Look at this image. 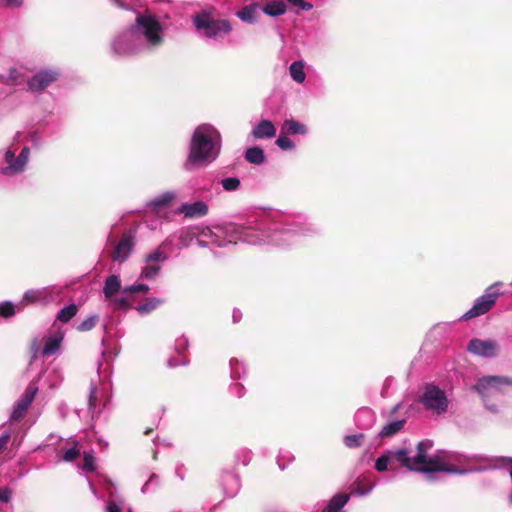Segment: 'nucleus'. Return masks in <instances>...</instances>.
Instances as JSON below:
<instances>
[{"label":"nucleus","mask_w":512,"mask_h":512,"mask_svg":"<svg viewBox=\"0 0 512 512\" xmlns=\"http://www.w3.org/2000/svg\"><path fill=\"white\" fill-rule=\"evenodd\" d=\"M307 231V228L300 225H288L282 229H273L269 233L262 231L260 227L229 225L225 232L222 230H219V233H213L211 230L203 232V235L209 236V241L198 239L197 244L201 247L209 245L226 247L242 241L253 245L271 244L277 247H288L296 243Z\"/></svg>","instance_id":"1"},{"label":"nucleus","mask_w":512,"mask_h":512,"mask_svg":"<svg viewBox=\"0 0 512 512\" xmlns=\"http://www.w3.org/2000/svg\"><path fill=\"white\" fill-rule=\"evenodd\" d=\"M432 441H420L416 450L412 451L407 448H400L390 450L380 457L375 462V469L378 472H384L388 469V465L392 459H395L403 467L410 471L422 472L428 474L431 479V474L435 472H446L451 474H463L466 471L450 465L442 456L427 457L428 451L432 448Z\"/></svg>","instance_id":"2"},{"label":"nucleus","mask_w":512,"mask_h":512,"mask_svg":"<svg viewBox=\"0 0 512 512\" xmlns=\"http://www.w3.org/2000/svg\"><path fill=\"white\" fill-rule=\"evenodd\" d=\"M222 146L219 131L211 124L197 126L192 134L184 169L192 171L196 167H204L217 159Z\"/></svg>","instance_id":"3"},{"label":"nucleus","mask_w":512,"mask_h":512,"mask_svg":"<svg viewBox=\"0 0 512 512\" xmlns=\"http://www.w3.org/2000/svg\"><path fill=\"white\" fill-rule=\"evenodd\" d=\"M128 36V40L135 42L134 48L142 47L144 51L154 50L163 43L164 31L161 23L154 16L138 15Z\"/></svg>","instance_id":"4"},{"label":"nucleus","mask_w":512,"mask_h":512,"mask_svg":"<svg viewBox=\"0 0 512 512\" xmlns=\"http://www.w3.org/2000/svg\"><path fill=\"white\" fill-rule=\"evenodd\" d=\"M193 24L198 31L209 39H216L228 35L232 31V26L228 20H216L211 14L203 12L193 17Z\"/></svg>","instance_id":"5"},{"label":"nucleus","mask_w":512,"mask_h":512,"mask_svg":"<svg viewBox=\"0 0 512 512\" xmlns=\"http://www.w3.org/2000/svg\"><path fill=\"white\" fill-rule=\"evenodd\" d=\"M421 403L426 410L438 415L445 413L449 404L446 393L434 384L426 386Z\"/></svg>","instance_id":"6"},{"label":"nucleus","mask_w":512,"mask_h":512,"mask_svg":"<svg viewBox=\"0 0 512 512\" xmlns=\"http://www.w3.org/2000/svg\"><path fill=\"white\" fill-rule=\"evenodd\" d=\"M121 280L118 275H110L106 278L103 286V294L112 306L116 309H126L130 305V299L123 294Z\"/></svg>","instance_id":"7"},{"label":"nucleus","mask_w":512,"mask_h":512,"mask_svg":"<svg viewBox=\"0 0 512 512\" xmlns=\"http://www.w3.org/2000/svg\"><path fill=\"white\" fill-rule=\"evenodd\" d=\"M63 292V288L57 285H50L39 289H30L24 293L23 306L27 304H48L57 300Z\"/></svg>","instance_id":"8"},{"label":"nucleus","mask_w":512,"mask_h":512,"mask_svg":"<svg viewBox=\"0 0 512 512\" xmlns=\"http://www.w3.org/2000/svg\"><path fill=\"white\" fill-rule=\"evenodd\" d=\"M29 158L30 148L28 146H24L17 157L13 150L10 148L7 149L4 154V160L7 165L2 168V173L8 176L23 173L26 169Z\"/></svg>","instance_id":"9"},{"label":"nucleus","mask_w":512,"mask_h":512,"mask_svg":"<svg viewBox=\"0 0 512 512\" xmlns=\"http://www.w3.org/2000/svg\"><path fill=\"white\" fill-rule=\"evenodd\" d=\"M508 388H512V377L485 376L482 377V401L499 394H504Z\"/></svg>","instance_id":"10"},{"label":"nucleus","mask_w":512,"mask_h":512,"mask_svg":"<svg viewBox=\"0 0 512 512\" xmlns=\"http://www.w3.org/2000/svg\"><path fill=\"white\" fill-rule=\"evenodd\" d=\"M130 29L119 33L112 41L111 47L113 52L118 56H131L144 51L142 47L134 46V41L128 40Z\"/></svg>","instance_id":"11"},{"label":"nucleus","mask_w":512,"mask_h":512,"mask_svg":"<svg viewBox=\"0 0 512 512\" xmlns=\"http://www.w3.org/2000/svg\"><path fill=\"white\" fill-rule=\"evenodd\" d=\"M59 72L52 69H43L35 74L29 81V90L33 93H40L59 77Z\"/></svg>","instance_id":"12"},{"label":"nucleus","mask_w":512,"mask_h":512,"mask_svg":"<svg viewBox=\"0 0 512 512\" xmlns=\"http://www.w3.org/2000/svg\"><path fill=\"white\" fill-rule=\"evenodd\" d=\"M38 391V386L36 383H30L25 389L24 393L20 397V399L15 403L13 410L11 412L10 418L12 420H19L23 417L28 407L33 402L35 395Z\"/></svg>","instance_id":"13"},{"label":"nucleus","mask_w":512,"mask_h":512,"mask_svg":"<svg viewBox=\"0 0 512 512\" xmlns=\"http://www.w3.org/2000/svg\"><path fill=\"white\" fill-rule=\"evenodd\" d=\"M502 286V282H496L485 290V293L482 295V314L489 312L497 299L503 295V291L500 290Z\"/></svg>","instance_id":"14"},{"label":"nucleus","mask_w":512,"mask_h":512,"mask_svg":"<svg viewBox=\"0 0 512 512\" xmlns=\"http://www.w3.org/2000/svg\"><path fill=\"white\" fill-rule=\"evenodd\" d=\"M178 212L185 218L203 217L208 213V205L204 201H195L193 203H183L179 206Z\"/></svg>","instance_id":"15"},{"label":"nucleus","mask_w":512,"mask_h":512,"mask_svg":"<svg viewBox=\"0 0 512 512\" xmlns=\"http://www.w3.org/2000/svg\"><path fill=\"white\" fill-rule=\"evenodd\" d=\"M133 246L132 238L130 236H124L115 247L113 260L119 262L125 261L129 257Z\"/></svg>","instance_id":"16"},{"label":"nucleus","mask_w":512,"mask_h":512,"mask_svg":"<svg viewBox=\"0 0 512 512\" xmlns=\"http://www.w3.org/2000/svg\"><path fill=\"white\" fill-rule=\"evenodd\" d=\"M256 139H271L276 135V128L270 120H261L252 130Z\"/></svg>","instance_id":"17"},{"label":"nucleus","mask_w":512,"mask_h":512,"mask_svg":"<svg viewBox=\"0 0 512 512\" xmlns=\"http://www.w3.org/2000/svg\"><path fill=\"white\" fill-rule=\"evenodd\" d=\"M261 11V5L257 2L244 6L236 13V16L245 23H255Z\"/></svg>","instance_id":"18"},{"label":"nucleus","mask_w":512,"mask_h":512,"mask_svg":"<svg viewBox=\"0 0 512 512\" xmlns=\"http://www.w3.org/2000/svg\"><path fill=\"white\" fill-rule=\"evenodd\" d=\"M175 197L176 195L172 191L163 192L148 201L145 205V208L152 211H157L168 206L175 199Z\"/></svg>","instance_id":"19"},{"label":"nucleus","mask_w":512,"mask_h":512,"mask_svg":"<svg viewBox=\"0 0 512 512\" xmlns=\"http://www.w3.org/2000/svg\"><path fill=\"white\" fill-rule=\"evenodd\" d=\"M222 487H223L224 493L228 497L235 496L240 489L239 477L236 474L231 473V472H227V473L223 474Z\"/></svg>","instance_id":"20"},{"label":"nucleus","mask_w":512,"mask_h":512,"mask_svg":"<svg viewBox=\"0 0 512 512\" xmlns=\"http://www.w3.org/2000/svg\"><path fill=\"white\" fill-rule=\"evenodd\" d=\"M63 338L64 334L62 332H58L53 336L47 337L42 349V354L47 357L56 354L60 349Z\"/></svg>","instance_id":"21"},{"label":"nucleus","mask_w":512,"mask_h":512,"mask_svg":"<svg viewBox=\"0 0 512 512\" xmlns=\"http://www.w3.org/2000/svg\"><path fill=\"white\" fill-rule=\"evenodd\" d=\"M287 6L282 0L268 1L264 6H261V11L270 17H278L286 13Z\"/></svg>","instance_id":"22"},{"label":"nucleus","mask_w":512,"mask_h":512,"mask_svg":"<svg viewBox=\"0 0 512 512\" xmlns=\"http://www.w3.org/2000/svg\"><path fill=\"white\" fill-rule=\"evenodd\" d=\"M375 421V415L371 409L361 408L355 414L356 425L361 429L370 428Z\"/></svg>","instance_id":"23"},{"label":"nucleus","mask_w":512,"mask_h":512,"mask_svg":"<svg viewBox=\"0 0 512 512\" xmlns=\"http://www.w3.org/2000/svg\"><path fill=\"white\" fill-rule=\"evenodd\" d=\"M405 423L406 419H398L388 422L382 427L378 435L382 439L392 437L403 430Z\"/></svg>","instance_id":"24"},{"label":"nucleus","mask_w":512,"mask_h":512,"mask_svg":"<svg viewBox=\"0 0 512 512\" xmlns=\"http://www.w3.org/2000/svg\"><path fill=\"white\" fill-rule=\"evenodd\" d=\"M349 499V494H337L331 498L323 512H344L343 508Z\"/></svg>","instance_id":"25"},{"label":"nucleus","mask_w":512,"mask_h":512,"mask_svg":"<svg viewBox=\"0 0 512 512\" xmlns=\"http://www.w3.org/2000/svg\"><path fill=\"white\" fill-rule=\"evenodd\" d=\"M289 75L296 83L302 84L306 79L305 62L302 60L294 61L290 64Z\"/></svg>","instance_id":"26"},{"label":"nucleus","mask_w":512,"mask_h":512,"mask_svg":"<svg viewBox=\"0 0 512 512\" xmlns=\"http://www.w3.org/2000/svg\"><path fill=\"white\" fill-rule=\"evenodd\" d=\"M281 132L283 134L305 135L307 133V128H306V126L304 124H302L299 121H296V120H293V119H286L283 122Z\"/></svg>","instance_id":"27"},{"label":"nucleus","mask_w":512,"mask_h":512,"mask_svg":"<svg viewBox=\"0 0 512 512\" xmlns=\"http://www.w3.org/2000/svg\"><path fill=\"white\" fill-rule=\"evenodd\" d=\"M164 303V300L161 299V298H157V297H150V298H147L143 303L141 304H138L136 307H135V310L140 314V315H148L149 313H151L153 310H155L156 308H158L160 305H162Z\"/></svg>","instance_id":"28"},{"label":"nucleus","mask_w":512,"mask_h":512,"mask_svg":"<svg viewBox=\"0 0 512 512\" xmlns=\"http://www.w3.org/2000/svg\"><path fill=\"white\" fill-rule=\"evenodd\" d=\"M245 159L249 163L260 165L265 161L264 151L259 147L248 148L245 152Z\"/></svg>","instance_id":"29"},{"label":"nucleus","mask_w":512,"mask_h":512,"mask_svg":"<svg viewBox=\"0 0 512 512\" xmlns=\"http://www.w3.org/2000/svg\"><path fill=\"white\" fill-rule=\"evenodd\" d=\"M1 80L7 85H17L24 80V75L20 69L13 67L5 76H1Z\"/></svg>","instance_id":"30"},{"label":"nucleus","mask_w":512,"mask_h":512,"mask_svg":"<svg viewBox=\"0 0 512 512\" xmlns=\"http://www.w3.org/2000/svg\"><path fill=\"white\" fill-rule=\"evenodd\" d=\"M24 308L23 302L20 301L18 304H13L10 301L0 303V315L3 317H10L15 314L16 311H21Z\"/></svg>","instance_id":"31"},{"label":"nucleus","mask_w":512,"mask_h":512,"mask_svg":"<svg viewBox=\"0 0 512 512\" xmlns=\"http://www.w3.org/2000/svg\"><path fill=\"white\" fill-rule=\"evenodd\" d=\"M500 346L494 340L482 341V357H491L499 353Z\"/></svg>","instance_id":"32"},{"label":"nucleus","mask_w":512,"mask_h":512,"mask_svg":"<svg viewBox=\"0 0 512 512\" xmlns=\"http://www.w3.org/2000/svg\"><path fill=\"white\" fill-rule=\"evenodd\" d=\"M77 310L78 309L75 304H69L58 312L57 319L62 322H68L71 318H73L76 315Z\"/></svg>","instance_id":"33"},{"label":"nucleus","mask_w":512,"mask_h":512,"mask_svg":"<svg viewBox=\"0 0 512 512\" xmlns=\"http://www.w3.org/2000/svg\"><path fill=\"white\" fill-rule=\"evenodd\" d=\"M231 377L234 379H240L245 373V365L238 359L230 360Z\"/></svg>","instance_id":"34"},{"label":"nucleus","mask_w":512,"mask_h":512,"mask_svg":"<svg viewBox=\"0 0 512 512\" xmlns=\"http://www.w3.org/2000/svg\"><path fill=\"white\" fill-rule=\"evenodd\" d=\"M98 320L99 317L97 314H91L77 326V330L81 332L90 331L96 326Z\"/></svg>","instance_id":"35"},{"label":"nucleus","mask_w":512,"mask_h":512,"mask_svg":"<svg viewBox=\"0 0 512 512\" xmlns=\"http://www.w3.org/2000/svg\"><path fill=\"white\" fill-rule=\"evenodd\" d=\"M148 291H149V286L147 284H144V283H139V284H133V285H130V286H125L122 289L123 294H125L129 299H130V296L133 293H137V292L148 293Z\"/></svg>","instance_id":"36"},{"label":"nucleus","mask_w":512,"mask_h":512,"mask_svg":"<svg viewBox=\"0 0 512 512\" xmlns=\"http://www.w3.org/2000/svg\"><path fill=\"white\" fill-rule=\"evenodd\" d=\"M363 439L364 435L362 433H359L353 435H346L343 441L348 448H356L362 444Z\"/></svg>","instance_id":"37"},{"label":"nucleus","mask_w":512,"mask_h":512,"mask_svg":"<svg viewBox=\"0 0 512 512\" xmlns=\"http://www.w3.org/2000/svg\"><path fill=\"white\" fill-rule=\"evenodd\" d=\"M479 315H480V297L475 299L473 306L466 313H464L458 320L459 321L469 320V319L477 317Z\"/></svg>","instance_id":"38"},{"label":"nucleus","mask_w":512,"mask_h":512,"mask_svg":"<svg viewBox=\"0 0 512 512\" xmlns=\"http://www.w3.org/2000/svg\"><path fill=\"white\" fill-rule=\"evenodd\" d=\"M221 185L226 191H236L240 187V180L237 177H227L222 179Z\"/></svg>","instance_id":"39"},{"label":"nucleus","mask_w":512,"mask_h":512,"mask_svg":"<svg viewBox=\"0 0 512 512\" xmlns=\"http://www.w3.org/2000/svg\"><path fill=\"white\" fill-rule=\"evenodd\" d=\"M287 135L288 134H283L282 133L281 135H279V137L277 138V140L275 142L276 145L280 149L285 150V151L292 150L295 147L294 142L289 137H287Z\"/></svg>","instance_id":"40"},{"label":"nucleus","mask_w":512,"mask_h":512,"mask_svg":"<svg viewBox=\"0 0 512 512\" xmlns=\"http://www.w3.org/2000/svg\"><path fill=\"white\" fill-rule=\"evenodd\" d=\"M160 266L154 265L151 263H146V266L143 268L141 272V276L145 279H153L159 272Z\"/></svg>","instance_id":"41"},{"label":"nucleus","mask_w":512,"mask_h":512,"mask_svg":"<svg viewBox=\"0 0 512 512\" xmlns=\"http://www.w3.org/2000/svg\"><path fill=\"white\" fill-rule=\"evenodd\" d=\"M80 455V449L78 448V443L74 442V446L65 450L61 459L65 462H70L76 459Z\"/></svg>","instance_id":"42"},{"label":"nucleus","mask_w":512,"mask_h":512,"mask_svg":"<svg viewBox=\"0 0 512 512\" xmlns=\"http://www.w3.org/2000/svg\"><path fill=\"white\" fill-rule=\"evenodd\" d=\"M167 259V255L160 249H156L152 253L148 254L145 258L146 263L152 262H163Z\"/></svg>","instance_id":"43"},{"label":"nucleus","mask_w":512,"mask_h":512,"mask_svg":"<svg viewBox=\"0 0 512 512\" xmlns=\"http://www.w3.org/2000/svg\"><path fill=\"white\" fill-rule=\"evenodd\" d=\"M83 470L86 472H92L95 470V458L91 453H84Z\"/></svg>","instance_id":"44"},{"label":"nucleus","mask_w":512,"mask_h":512,"mask_svg":"<svg viewBox=\"0 0 512 512\" xmlns=\"http://www.w3.org/2000/svg\"><path fill=\"white\" fill-rule=\"evenodd\" d=\"M97 396H96V388L95 387H92L90 389V393H89V399H88V406H89V409L90 411L94 412L95 409L97 408Z\"/></svg>","instance_id":"45"},{"label":"nucleus","mask_w":512,"mask_h":512,"mask_svg":"<svg viewBox=\"0 0 512 512\" xmlns=\"http://www.w3.org/2000/svg\"><path fill=\"white\" fill-rule=\"evenodd\" d=\"M188 347V339L185 336H181L176 339L175 348L178 352L184 351Z\"/></svg>","instance_id":"46"},{"label":"nucleus","mask_w":512,"mask_h":512,"mask_svg":"<svg viewBox=\"0 0 512 512\" xmlns=\"http://www.w3.org/2000/svg\"><path fill=\"white\" fill-rule=\"evenodd\" d=\"M468 351L473 354H479L480 355V340L479 339H472L467 347Z\"/></svg>","instance_id":"47"},{"label":"nucleus","mask_w":512,"mask_h":512,"mask_svg":"<svg viewBox=\"0 0 512 512\" xmlns=\"http://www.w3.org/2000/svg\"><path fill=\"white\" fill-rule=\"evenodd\" d=\"M0 1L3 6L10 8V9L18 8V7L22 6V4H23V0H0Z\"/></svg>","instance_id":"48"},{"label":"nucleus","mask_w":512,"mask_h":512,"mask_svg":"<svg viewBox=\"0 0 512 512\" xmlns=\"http://www.w3.org/2000/svg\"><path fill=\"white\" fill-rule=\"evenodd\" d=\"M28 136H29L31 143L36 148H39L41 146L42 140H41L40 135L37 132H30Z\"/></svg>","instance_id":"49"},{"label":"nucleus","mask_w":512,"mask_h":512,"mask_svg":"<svg viewBox=\"0 0 512 512\" xmlns=\"http://www.w3.org/2000/svg\"><path fill=\"white\" fill-rule=\"evenodd\" d=\"M11 498V491L8 488L0 489V501L9 502Z\"/></svg>","instance_id":"50"},{"label":"nucleus","mask_w":512,"mask_h":512,"mask_svg":"<svg viewBox=\"0 0 512 512\" xmlns=\"http://www.w3.org/2000/svg\"><path fill=\"white\" fill-rule=\"evenodd\" d=\"M106 512H121V508L116 502L109 501L106 506Z\"/></svg>","instance_id":"51"},{"label":"nucleus","mask_w":512,"mask_h":512,"mask_svg":"<svg viewBox=\"0 0 512 512\" xmlns=\"http://www.w3.org/2000/svg\"><path fill=\"white\" fill-rule=\"evenodd\" d=\"M243 386L239 383H236L231 386L232 393L236 394L238 397H241L243 395Z\"/></svg>","instance_id":"52"},{"label":"nucleus","mask_w":512,"mask_h":512,"mask_svg":"<svg viewBox=\"0 0 512 512\" xmlns=\"http://www.w3.org/2000/svg\"><path fill=\"white\" fill-rule=\"evenodd\" d=\"M10 439V433L4 432L2 435H0V451L6 446Z\"/></svg>","instance_id":"53"},{"label":"nucleus","mask_w":512,"mask_h":512,"mask_svg":"<svg viewBox=\"0 0 512 512\" xmlns=\"http://www.w3.org/2000/svg\"><path fill=\"white\" fill-rule=\"evenodd\" d=\"M373 488H374V485L372 484L369 487L364 488V489H356V490H354L353 493L357 494L359 496H363V495L369 494L373 490Z\"/></svg>","instance_id":"54"},{"label":"nucleus","mask_w":512,"mask_h":512,"mask_svg":"<svg viewBox=\"0 0 512 512\" xmlns=\"http://www.w3.org/2000/svg\"><path fill=\"white\" fill-rule=\"evenodd\" d=\"M156 479L157 477L155 475L151 476L150 479L143 485L142 492L146 493L149 490L150 485H152L156 481Z\"/></svg>","instance_id":"55"},{"label":"nucleus","mask_w":512,"mask_h":512,"mask_svg":"<svg viewBox=\"0 0 512 512\" xmlns=\"http://www.w3.org/2000/svg\"><path fill=\"white\" fill-rule=\"evenodd\" d=\"M232 318H233V322H234V323L239 322V321L241 320V318H242V313H241V311H240V310H238V309H234V311H233V315H232Z\"/></svg>","instance_id":"56"},{"label":"nucleus","mask_w":512,"mask_h":512,"mask_svg":"<svg viewBox=\"0 0 512 512\" xmlns=\"http://www.w3.org/2000/svg\"><path fill=\"white\" fill-rule=\"evenodd\" d=\"M299 7H300L302 10H304V11H309V10H311V9L313 8V5H312L311 3H309V2H305V1L303 0V3H302V4H300V6H299Z\"/></svg>","instance_id":"57"},{"label":"nucleus","mask_w":512,"mask_h":512,"mask_svg":"<svg viewBox=\"0 0 512 512\" xmlns=\"http://www.w3.org/2000/svg\"><path fill=\"white\" fill-rule=\"evenodd\" d=\"M450 323H443V324H438L434 327V332H437L438 330L444 328L445 326H449Z\"/></svg>","instance_id":"58"},{"label":"nucleus","mask_w":512,"mask_h":512,"mask_svg":"<svg viewBox=\"0 0 512 512\" xmlns=\"http://www.w3.org/2000/svg\"><path fill=\"white\" fill-rule=\"evenodd\" d=\"M294 6H300L303 3V0H288Z\"/></svg>","instance_id":"59"},{"label":"nucleus","mask_w":512,"mask_h":512,"mask_svg":"<svg viewBox=\"0 0 512 512\" xmlns=\"http://www.w3.org/2000/svg\"><path fill=\"white\" fill-rule=\"evenodd\" d=\"M401 407V404H396L393 409H392V413H395L397 410H399Z\"/></svg>","instance_id":"60"},{"label":"nucleus","mask_w":512,"mask_h":512,"mask_svg":"<svg viewBox=\"0 0 512 512\" xmlns=\"http://www.w3.org/2000/svg\"><path fill=\"white\" fill-rule=\"evenodd\" d=\"M486 406H487V408H488L489 410H491V411H496V410H497L495 405L490 406V405H488V404L486 403Z\"/></svg>","instance_id":"61"},{"label":"nucleus","mask_w":512,"mask_h":512,"mask_svg":"<svg viewBox=\"0 0 512 512\" xmlns=\"http://www.w3.org/2000/svg\"><path fill=\"white\" fill-rule=\"evenodd\" d=\"M19 136H20V133L17 132L16 135L14 136L13 143H16L18 141Z\"/></svg>","instance_id":"62"},{"label":"nucleus","mask_w":512,"mask_h":512,"mask_svg":"<svg viewBox=\"0 0 512 512\" xmlns=\"http://www.w3.org/2000/svg\"><path fill=\"white\" fill-rule=\"evenodd\" d=\"M177 365H178V364H176V363H172V361H171V360L169 361V366L174 367V366H177Z\"/></svg>","instance_id":"63"},{"label":"nucleus","mask_w":512,"mask_h":512,"mask_svg":"<svg viewBox=\"0 0 512 512\" xmlns=\"http://www.w3.org/2000/svg\"><path fill=\"white\" fill-rule=\"evenodd\" d=\"M474 389H475V390H477V391H480V387H479V385H478V384H475V385H474Z\"/></svg>","instance_id":"64"}]
</instances>
